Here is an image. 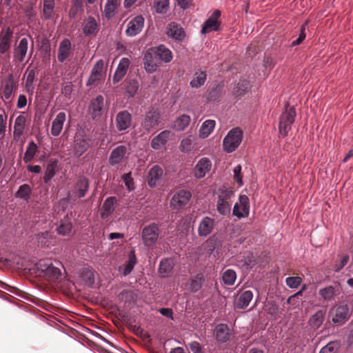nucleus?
I'll return each mask as SVG.
<instances>
[{
    "instance_id": "nucleus-2",
    "label": "nucleus",
    "mask_w": 353,
    "mask_h": 353,
    "mask_svg": "<svg viewBox=\"0 0 353 353\" xmlns=\"http://www.w3.org/2000/svg\"><path fill=\"white\" fill-rule=\"evenodd\" d=\"M90 187V182L85 176H80L72 186L71 192H69L66 198L62 199L61 203L67 204L69 201L84 197Z\"/></svg>"
},
{
    "instance_id": "nucleus-30",
    "label": "nucleus",
    "mask_w": 353,
    "mask_h": 353,
    "mask_svg": "<svg viewBox=\"0 0 353 353\" xmlns=\"http://www.w3.org/2000/svg\"><path fill=\"white\" fill-rule=\"evenodd\" d=\"M58 169V161L57 160L50 159L46 167L45 174L43 176V181L48 183L55 176Z\"/></svg>"
},
{
    "instance_id": "nucleus-41",
    "label": "nucleus",
    "mask_w": 353,
    "mask_h": 353,
    "mask_svg": "<svg viewBox=\"0 0 353 353\" xmlns=\"http://www.w3.org/2000/svg\"><path fill=\"white\" fill-rule=\"evenodd\" d=\"M26 121V117L23 115H19L16 118L13 132V135L15 139L21 137L23 134Z\"/></svg>"
},
{
    "instance_id": "nucleus-19",
    "label": "nucleus",
    "mask_w": 353,
    "mask_h": 353,
    "mask_svg": "<svg viewBox=\"0 0 353 353\" xmlns=\"http://www.w3.org/2000/svg\"><path fill=\"white\" fill-rule=\"evenodd\" d=\"M165 33L168 37L177 41H182L185 37V33L183 28L174 22H172L168 25Z\"/></svg>"
},
{
    "instance_id": "nucleus-10",
    "label": "nucleus",
    "mask_w": 353,
    "mask_h": 353,
    "mask_svg": "<svg viewBox=\"0 0 353 353\" xmlns=\"http://www.w3.org/2000/svg\"><path fill=\"white\" fill-rule=\"evenodd\" d=\"M160 64L159 57H157L153 48H150L145 52L143 57V65L144 68L148 72H154Z\"/></svg>"
},
{
    "instance_id": "nucleus-60",
    "label": "nucleus",
    "mask_w": 353,
    "mask_h": 353,
    "mask_svg": "<svg viewBox=\"0 0 353 353\" xmlns=\"http://www.w3.org/2000/svg\"><path fill=\"white\" fill-rule=\"evenodd\" d=\"M349 261V256L345 254V255H343L341 257V259L339 261V262H337L336 264H335V266H334V271L336 272H339L341 270H342L345 265H346V264Z\"/></svg>"
},
{
    "instance_id": "nucleus-55",
    "label": "nucleus",
    "mask_w": 353,
    "mask_h": 353,
    "mask_svg": "<svg viewBox=\"0 0 353 353\" xmlns=\"http://www.w3.org/2000/svg\"><path fill=\"white\" fill-rule=\"evenodd\" d=\"M301 282L302 279L300 276H290L285 279L286 285L290 288H297Z\"/></svg>"
},
{
    "instance_id": "nucleus-52",
    "label": "nucleus",
    "mask_w": 353,
    "mask_h": 353,
    "mask_svg": "<svg viewBox=\"0 0 353 353\" xmlns=\"http://www.w3.org/2000/svg\"><path fill=\"white\" fill-rule=\"evenodd\" d=\"M190 122V117L188 115L183 114L177 119L175 127L178 130H183Z\"/></svg>"
},
{
    "instance_id": "nucleus-13",
    "label": "nucleus",
    "mask_w": 353,
    "mask_h": 353,
    "mask_svg": "<svg viewBox=\"0 0 353 353\" xmlns=\"http://www.w3.org/2000/svg\"><path fill=\"white\" fill-rule=\"evenodd\" d=\"M132 117L128 110H122L117 113L115 118L116 128L119 132H123L130 128Z\"/></svg>"
},
{
    "instance_id": "nucleus-11",
    "label": "nucleus",
    "mask_w": 353,
    "mask_h": 353,
    "mask_svg": "<svg viewBox=\"0 0 353 353\" xmlns=\"http://www.w3.org/2000/svg\"><path fill=\"white\" fill-rule=\"evenodd\" d=\"M159 119V113L154 109H152L145 114L141 122V126L145 131L149 132L158 127Z\"/></svg>"
},
{
    "instance_id": "nucleus-3",
    "label": "nucleus",
    "mask_w": 353,
    "mask_h": 353,
    "mask_svg": "<svg viewBox=\"0 0 353 353\" xmlns=\"http://www.w3.org/2000/svg\"><path fill=\"white\" fill-rule=\"evenodd\" d=\"M37 265L38 270L41 272L39 276H43L48 281L56 282L61 279V270L49 261L41 260Z\"/></svg>"
},
{
    "instance_id": "nucleus-49",
    "label": "nucleus",
    "mask_w": 353,
    "mask_h": 353,
    "mask_svg": "<svg viewBox=\"0 0 353 353\" xmlns=\"http://www.w3.org/2000/svg\"><path fill=\"white\" fill-rule=\"evenodd\" d=\"M72 228V223L68 220H64L57 226V231L59 234L65 236L70 233Z\"/></svg>"
},
{
    "instance_id": "nucleus-17",
    "label": "nucleus",
    "mask_w": 353,
    "mask_h": 353,
    "mask_svg": "<svg viewBox=\"0 0 353 353\" xmlns=\"http://www.w3.org/2000/svg\"><path fill=\"white\" fill-rule=\"evenodd\" d=\"M127 154V147L120 145L114 148L109 157L108 162L112 166L121 163L125 158Z\"/></svg>"
},
{
    "instance_id": "nucleus-1",
    "label": "nucleus",
    "mask_w": 353,
    "mask_h": 353,
    "mask_svg": "<svg viewBox=\"0 0 353 353\" xmlns=\"http://www.w3.org/2000/svg\"><path fill=\"white\" fill-rule=\"evenodd\" d=\"M233 196V191L225 187L219 190L216 201V210L219 214L224 216H230L232 204V198Z\"/></svg>"
},
{
    "instance_id": "nucleus-33",
    "label": "nucleus",
    "mask_w": 353,
    "mask_h": 353,
    "mask_svg": "<svg viewBox=\"0 0 353 353\" xmlns=\"http://www.w3.org/2000/svg\"><path fill=\"white\" fill-rule=\"evenodd\" d=\"M250 88V82L245 78H241L232 90V94L235 97H241Z\"/></svg>"
},
{
    "instance_id": "nucleus-6",
    "label": "nucleus",
    "mask_w": 353,
    "mask_h": 353,
    "mask_svg": "<svg viewBox=\"0 0 353 353\" xmlns=\"http://www.w3.org/2000/svg\"><path fill=\"white\" fill-rule=\"evenodd\" d=\"M159 228L157 223H151L145 226L141 232V237L143 244L150 247L153 245L159 236Z\"/></svg>"
},
{
    "instance_id": "nucleus-4",
    "label": "nucleus",
    "mask_w": 353,
    "mask_h": 353,
    "mask_svg": "<svg viewBox=\"0 0 353 353\" xmlns=\"http://www.w3.org/2000/svg\"><path fill=\"white\" fill-rule=\"evenodd\" d=\"M295 117L296 111L294 108L289 104H286L285 110L281 114L279 125V133L282 136L285 137L288 135L294 121Z\"/></svg>"
},
{
    "instance_id": "nucleus-59",
    "label": "nucleus",
    "mask_w": 353,
    "mask_h": 353,
    "mask_svg": "<svg viewBox=\"0 0 353 353\" xmlns=\"http://www.w3.org/2000/svg\"><path fill=\"white\" fill-rule=\"evenodd\" d=\"M72 84L71 82L64 83L61 88V94L66 98L70 99L72 92Z\"/></svg>"
},
{
    "instance_id": "nucleus-45",
    "label": "nucleus",
    "mask_w": 353,
    "mask_h": 353,
    "mask_svg": "<svg viewBox=\"0 0 353 353\" xmlns=\"http://www.w3.org/2000/svg\"><path fill=\"white\" fill-rule=\"evenodd\" d=\"M120 5L119 0H107L104 7V14L107 19L112 18L115 13V10Z\"/></svg>"
},
{
    "instance_id": "nucleus-24",
    "label": "nucleus",
    "mask_w": 353,
    "mask_h": 353,
    "mask_svg": "<svg viewBox=\"0 0 353 353\" xmlns=\"http://www.w3.org/2000/svg\"><path fill=\"white\" fill-rule=\"evenodd\" d=\"M214 226V220L209 216L203 217L198 227V234L200 236L210 234Z\"/></svg>"
},
{
    "instance_id": "nucleus-22",
    "label": "nucleus",
    "mask_w": 353,
    "mask_h": 353,
    "mask_svg": "<svg viewBox=\"0 0 353 353\" xmlns=\"http://www.w3.org/2000/svg\"><path fill=\"white\" fill-rule=\"evenodd\" d=\"M83 32L86 37L95 35L99 30V24L93 17H88L82 25Z\"/></svg>"
},
{
    "instance_id": "nucleus-35",
    "label": "nucleus",
    "mask_w": 353,
    "mask_h": 353,
    "mask_svg": "<svg viewBox=\"0 0 353 353\" xmlns=\"http://www.w3.org/2000/svg\"><path fill=\"white\" fill-rule=\"evenodd\" d=\"M253 299V293L250 290H245L239 296L236 302V306L240 309L246 308L252 299Z\"/></svg>"
},
{
    "instance_id": "nucleus-21",
    "label": "nucleus",
    "mask_w": 353,
    "mask_h": 353,
    "mask_svg": "<svg viewBox=\"0 0 353 353\" xmlns=\"http://www.w3.org/2000/svg\"><path fill=\"white\" fill-rule=\"evenodd\" d=\"M130 61L129 59L123 57L120 60L117 68L113 75L112 81L117 83L120 81L126 74L129 68Z\"/></svg>"
},
{
    "instance_id": "nucleus-18",
    "label": "nucleus",
    "mask_w": 353,
    "mask_h": 353,
    "mask_svg": "<svg viewBox=\"0 0 353 353\" xmlns=\"http://www.w3.org/2000/svg\"><path fill=\"white\" fill-rule=\"evenodd\" d=\"M72 54V43L68 39H63L59 43L57 52V59L63 63Z\"/></svg>"
},
{
    "instance_id": "nucleus-61",
    "label": "nucleus",
    "mask_w": 353,
    "mask_h": 353,
    "mask_svg": "<svg viewBox=\"0 0 353 353\" xmlns=\"http://www.w3.org/2000/svg\"><path fill=\"white\" fill-rule=\"evenodd\" d=\"M221 92V88L219 86H216L215 88L212 89L209 93V99L210 101H216L220 99Z\"/></svg>"
},
{
    "instance_id": "nucleus-8",
    "label": "nucleus",
    "mask_w": 353,
    "mask_h": 353,
    "mask_svg": "<svg viewBox=\"0 0 353 353\" xmlns=\"http://www.w3.org/2000/svg\"><path fill=\"white\" fill-rule=\"evenodd\" d=\"M191 193L185 190H181L176 192L170 200V208L173 210L183 208L190 201Z\"/></svg>"
},
{
    "instance_id": "nucleus-48",
    "label": "nucleus",
    "mask_w": 353,
    "mask_h": 353,
    "mask_svg": "<svg viewBox=\"0 0 353 353\" xmlns=\"http://www.w3.org/2000/svg\"><path fill=\"white\" fill-rule=\"evenodd\" d=\"M236 279V274L233 270H225L222 276L223 282L228 285H232Z\"/></svg>"
},
{
    "instance_id": "nucleus-44",
    "label": "nucleus",
    "mask_w": 353,
    "mask_h": 353,
    "mask_svg": "<svg viewBox=\"0 0 353 353\" xmlns=\"http://www.w3.org/2000/svg\"><path fill=\"white\" fill-rule=\"evenodd\" d=\"M54 0H43V14L46 20L53 18L54 12Z\"/></svg>"
},
{
    "instance_id": "nucleus-53",
    "label": "nucleus",
    "mask_w": 353,
    "mask_h": 353,
    "mask_svg": "<svg viewBox=\"0 0 353 353\" xmlns=\"http://www.w3.org/2000/svg\"><path fill=\"white\" fill-rule=\"evenodd\" d=\"M50 238L51 234L48 231L39 232L37 234V241L41 246H48L50 243Z\"/></svg>"
},
{
    "instance_id": "nucleus-42",
    "label": "nucleus",
    "mask_w": 353,
    "mask_h": 353,
    "mask_svg": "<svg viewBox=\"0 0 353 353\" xmlns=\"http://www.w3.org/2000/svg\"><path fill=\"white\" fill-rule=\"evenodd\" d=\"M32 192V188L28 184L25 183L19 186L18 190L15 193V197L28 202L30 199Z\"/></svg>"
},
{
    "instance_id": "nucleus-62",
    "label": "nucleus",
    "mask_w": 353,
    "mask_h": 353,
    "mask_svg": "<svg viewBox=\"0 0 353 353\" xmlns=\"http://www.w3.org/2000/svg\"><path fill=\"white\" fill-rule=\"evenodd\" d=\"M103 61L100 60L97 61L94 65L92 73L95 74L97 75H99L101 77L103 76Z\"/></svg>"
},
{
    "instance_id": "nucleus-47",
    "label": "nucleus",
    "mask_w": 353,
    "mask_h": 353,
    "mask_svg": "<svg viewBox=\"0 0 353 353\" xmlns=\"http://www.w3.org/2000/svg\"><path fill=\"white\" fill-rule=\"evenodd\" d=\"M215 124L216 123L214 120H206L203 122L199 130L200 137L203 138L208 137L213 131Z\"/></svg>"
},
{
    "instance_id": "nucleus-40",
    "label": "nucleus",
    "mask_w": 353,
    "mask_h": 353,
    "mask_svg": "<svg viewBox=\"0 0 353 353\" xmlns=\"http://www.w3.org/2000/svg\"><path fill=\"white\" fill-rule=\"evenodd\" d=\"M325 310H318L314 314H313L309 320L310 325L314 328L318 329L323 323L325 319Z\"/></svg>"
},
{
    "instance_id": "nucleus-25",
    "label": "nucleus",
    "mask_w": 353,
    "mask_h": 353,
    "mask_svg": "<svg viewBox=\"0 0 353 353\" xmlns=\"http://www.w3.org/2000/svg\"><path fill=\"white\" fill-rule=\"evenodd\" d=\"M174 262L171 259H163L160 261L158 273L161 278L170 277L172 274Z\"/></svg>"
},
{
    "instance_id": "nucleus-57",
    "label": "nucleus",
    "mask_w": 353,
    "mask_h": 353,
    "mask_svg": "<svg viewBox=\"0 0 353 353\" xmlns=\"http://www.w3.org/2000/svg\"><path fill=\"white\" fill-rule=\"evenodd\" d=\"M82 9V3L79 0L75 1L74 5L69 11V17L72 19H74L77 16L79 10Z\"/></svg>"
},
{
    "instance_id": "nucleus-7",
    "label": "nucleus",
    "mask_w": 353,
    "mask_h": 353,
    "mask_svg": "<svg viewBox=\"0 0 353 353\" xmlns=\"http://www.w3.org/2000/svg\"><path fill=\"white\" fill-rule=\"evenodd\" d=\"M329 317L336 325L343 324L350 317L349 307L347 305H336L331 308Z\"/></svg>"
},
{
    "instance_id": "nucleus-64",
    "label": "nucleus",
    "mask_w": 353,
    "mask_h": 353,
    "mask_svg": "<svg viewBox=\"0 0 353 353\" xmlns=\"http://www.w3.org/2000/svg\"><path fill=\"white\" fill-rule=\"evenodd\" d=\"M192 141L189 138L183 139L180 144V148L182 152H185L191 149Z\"/></svg>"
},
{
    "instance_id": "nucleus-14",
    "label": "nucleus",
    "mask_w": 353,
    "mask_h": 353,
    "mask_svg": "<svg viewBox=\"0 0 353 353\" xmlns=\"http://www.w3.org/2000/svg\"><path fill=\"white\" fill-rule=\"evenodd\" d=\"M144 18L141 15H138L131 19L128 23L125 30L126 35L129 37H134L139 34L144 26Z\"/></svg>"
},
{
    "instance_id": "nucleus-31",
    "label": "nucleus",
    "mask_w": 353,
    "mask_h": 353,
    "mask_svg": "<svg viewBox=\"0 0 353 353\" xmlns=\"http://www.w3.org/2000/svg\"><path fill=\"white\" fill-rule=\"evenodd\" d=\"M170 131L164 130L154 137L151 141V147L154 150H159L165 145L170 137Z\"/></svg>"
},
{
    "instance_id": "nucleus-26",
    "label": "nucleus",
    "mask_w": 353,
    "mask_h": 353,
    "mask_svg": "<svg viewBox=\"0 0 353 353\" xmlns=\"http://www.w3.org/2000/svg\"><path fill=\"white\" fill-rule=\"evenodd\" d=\"M163 174V169L159 165H154L148 172V183L150 188L157 186Z\"/></svg>"
},
{
    "instance_id": "nucleus-12",
    "label": "nucleus",
    "mask_w": 353,
    "mask_h": 353,
    "mask_svg": "<svg viewBox=\"0 0 353 353\" xmlns=\"http://www.w3.org/2000/svg\"><path fill=\"white\" fill-rule=\"evenodd\" d=\"M90 139L88 136L82 134L76 135L74 141V154L77 157H81L90 148Z\"/></svg>"
},
{
    "instance_id": "nucleus-28",
    "label": "nucleus",
    "mask_w": 353,
    "mask_h": 353,
    "mask_svg": "<svg viewBox=\"0 0 353 353\" xmlns=\"http://www.w3.org/2000/svg\"><path fill=\"white\" fill-rule=\"evenodd\" d=\"M28 48V41L26 38H23L19 41V45L14 49V58L18 62H23L26 56Z\"/></svg>"
},
{
    "instance_id": "nucleus-5",
    "label": "nucleus",
    "mask_w": 353,
    "mask_h": 353,
    "mask_svg": "<svg viewBox=\"0 0 353 353\" xmlns=\"http://www.w3.org/2000/svg\"><path fill=\"white\" fill-rule=\"evenodd\" d=\"M243 139V131L239 128L230 130L223 139V148L228 153L234 152L240 145Z\"/></svg>"
},
{
    "instance_id": "nucleus-29",
    "label": "nucleus",
    "mask_w": 353,
    "mask_h": 353,
    "mask_svg": "<svg viewBox=\"0 0 353 353\" xmlns=\"http://www.w3.org/2000/svg\"><path fill=\"white\" fill-rule=\"evenodd\" d=\"M117 202V198L115 196H110L104 201L101 210V217L103 219H105L110 216V215L114 210V203Z\"/></svg>"
},
{
    "instance_id": "nucleus-37",
    "label": "nucleus",
    "mask_w": 353,
    "mask_h": 353,
    "mask_svg": "<svg viewBox=\"0 0 353 353\" xmlns=\"http://www.w3.org/2000/svg\"><path fill=\"white\" fill-rule=\"evenodd\" d=\"M126 93L129 97H133L137 92L139 83L137 79L128 78L124 81Z\"/></svg>"
},
{
    "instance_id": "nucleus-39",
    "label": "nucleus",
    "mask_w": 353,
    "mask_h": 353,
    "mask_svg": "<svg viewBox=\"0 0 353 353\" xmlns=\"http://www.w3.org/2000/svg\"><path fill=\"white\" fill-rule=\"evenodd\" d=\"M157 57H159V62L161 61L168 63L172 59V52L164 46H159L157 48H153Z\"/></svg>"
},
{
    "instance_id": "nucleus-34",
    "label": "nucleus",
    "mask_w": 353,
    "mask_h": 353,
    "mask_svg": "<svg viewBox=\"0 0 353 353\" xmlns=\"http://www.w3.org/2000/svg\"><path fill=\"white\" fill-rule=\"evenodd\" d=\"M207 79V74L205 71L196 70L194 73L193 79L190 82L192 88H199L204 85Z\"/></svg>"
},
{
    "instance_id": "nucleus-38",
    "label": "nucleus",
    "mask_w": 353,
    "mask_h": 353,
    "mask_svg": "<svg viewBox=\"0 0 353 353\" xmlns=\"http://www.w3.org/2000/svg\"><path fill=\"white\" fill-rule=\"evenodd\" d=\"M136 263L137 257L135 252L134 250H131L128 254L127 263L123 268H120V271H122L123 276H127L132 271Z\"/></svg>"
},
{
    "instance_id": "nucleus-16",
    "label": "nucleus",
    "mask_w": 353,
    "mask_h": 353,
    "mask_svg": "<svg viewBox=\"0 0 353 353\" xmlns=\"http://www.w3.org/2000/svg\"><path fill=\"white\" fill-rule=\"evenodd\" d=\"M103 108L104 99L101 95H97L90 101L89 113L93 119H98L102 115Z\"/></svg>"
},
{
    "instance_id": "nucleus-32",
    "label": "nucleus",
    "mask_w": 353,
    "mask_h": 353,
    "mask_svg": "<svg viewBox=\"0 0 353 353\" xmlns=\"http://www.w3.org/2000/svg\"><path fill=\"white\" fill-rule=\"evenodd\" d=\"M65 119L66 115L65 112H61L57 115L56 118L52 121L51 128V134L53 136L57 137L60 134Z\"/></svg>"
},
{
    "instance_id": "nucleus-15",
    "label": "nucleus",
    "mask_w": 353,
    "mask_h": 353,
    "mask_svg": "<svg viewBox=\"0 0 353 353\" xmlns=\"http://www.w3.org/2000/svg\"><path fill=\"white\" fill-rule=\"evenodd\" d=\"M13 31L10 27L3 28L0 32V55L5 54L11 47Z\"/></svg>"
},
{
    "instance_id": "nucleus-20",
    "label": "nucleus",
    "mask_w": 353,
    "mask_h": 353,
    "mask_svg": "<svg viewBox=\"0 0 353 353\" xmlns=\"http://www.w3.org/2000/svg\"><path fill=\"white\" fill-rule=\"evenodd\" d=\"M221 16V12L219 10H215L211 17L207 19L203 25L201 29L202 34H206L212 31H216L218 30L219 23L217 19Z\"/></svg>"
},
{
    "instance_id": "nucleus-46",
    "label": "nucleus",
    "mask_w": 353,
    "mask_h": 353,
    "mask_svg": "<svg viewBox=\"0 0 353 353\" xmlns=\"http://www.w3.org/2000/svg\"><path fill=\"white\" fill-rule=\"evenodd\" d=\"M38 151V147L37 144L34 141H30L26 148L24 157L23 161L26 163H30L32 161L35 154Z\"/></svg>"
},
{
    "instance_id": "nucleus-51",
    "label": "nucleus",
    "mask_w": 353,
    "mask_h": 353,
    "mask_svg": "<svg viewBox=\"0 0 353 353\" xmlns=\"http://www.w3.org/2000/svg\"><path fill=\"white\" fill-rule=\"evenodd\" d=\"M14 87V79H13L12 77L10 76L9 77V79H8V81H6L4 88H3V97L6 99L8 100L11 97Z\"/></svg>"
},
{
    "instance_id": "nucleus-43",
    "label": "nucleus",
    "mask_w": 353,
    "mask_h": 353,
    "mask_svg": "<svg viewBox=\"0 0 353 353\" xmlns=\"http://www.w3.org/2000/svg\"><path fill=\"white\" fill-rule=\"evenodd\" d=\"M203 281V274H197L190 279L189 290L193 293L197 292L201 289Z\"/></svg>"
},
{
    "instance_id": "nucleus-63",
    "label": "nucleus",
    "mask_w": 353,
    "mask_h": 353,
    "mask_svg": "<svg viewBox=\"0 0 353 353\" xmlns=\"http://www.w3.org/2000/svg\"><path fill=\"white\" fill-rule=\"evenodd\" d=\"M189 347L192 353H204L202 346L197 341L190 343Z\"/></svg>"
},
{
    "instance_id": "nucleus-23",
    "label": "nucleus",
    "mask_w": 353,
    "mask_h": 353,
    "mask_svg": "<svg viewBox=\"0 0 353 353\" xmlns=\"http://www.w3.org/2000/svg\"><path fill=\"white\" fill-rule=\"evenodd\" d=\"M211 166L212 163L209 159L205 157L201 159L194 168V176L198 179L204 177L210 171Z\"/></svg>"
},
{
    "instance_id": "nucleus-36",
    "label": "nucleus",
    "mask_w": 353,
    "mask_h": 353,
    "mask_svg": "<svg viewBox=\"0 0 353 353\" xmlns=\"http://www.w3.org/2000/svg\"><path fill=\"white\" fill-rule=\"evenodd\" d=\"M339 294V289L336 288L332 285L327 286L326 288L320 289L319 291V296L324 301H331L334 296Z\"/></svg>"
},
{
    "instance_id": "nucleus-56",
    "label": "nucleus",
    "mask_w": 353,
    "mask_h": 353,
    "mask_svg": "<svg viewBox=\"0 0 353 353\" xmlns=\"http://www.w3.org/2000/svg\"><path fill=\"white\" fill-rule=\"evenodd\" d=\"M307 25V21H306L304 24L302 25V26L300 28V32L299 37L293 41L291 43V46L294 47L296 46H298L301 44L303 41L305 39V27Z\"/></svg>"
},
{
    "instance_id": "nucleus-54",
    "label": "nucleus",
    "mask_w": 353,
    "mask_h": 353,
    "mask_svg": "<svg viewBox=\"0 0 353 353\" xmlns=\"http://www.w3.org/2000/svg\"><path fill=\"white\" fill-rule=\"evenodd\" d=\"M338 341H330L325 346L321 348L319 353H337L339 348Z\"/></svg>"
},
{
    "instance_id": "nucleus-58",
    "label": "nucleus",
    "mask_w": 353,
    "mask_h": 353,
    "mask_svg": "<svg viewBox=\"0 0 353 353\" xmlns=\"http://www.w3.org/2000/svg\"><path fill=\"white\" fill-rule=\"evenodd\" d=\"M122 179L128 190L131 191L134 189V180L131 176V172L125 174Z\"/></svg>"
},
{
    "instance_id": "nucleus-50",
    "label": "nucleus",
    "mask_w": 353,
    "mask_h": 353,
    "mask_svg": "<svg viewBox=\"0 0 353 353\" xmlns=\"http://www.w3.org/2000/svg\"><path fill=\"white\" fill-rule=\"evenodd\" d=\"M170 0H154V8L157 13L163 14L168 10Z\"/></svg>"
},
{
    "instance_id": "nucleus-27",
    "label": "nucleus",
    "mask_w": 353,
    "mask_h": 353,
    "mask_svg": "<svg viewBox=\"0 0 353 353\" xmlns=\"http://www.w3.org/2000/svg\"><path fill=\"white\" fill-rule=\"evenodd\" d=\"M230 332L226 324H219L214 329V335L219 343L227 342L230 337Z\"/></svg>"
},
{
    "instance_id": "nucleus-9",
    "label": "nucleus",
    "mask_w": 353,
    "mask_h": 353,
    "mask_svg": "<svg viewBox=\"0 0 353 353\" xmlns=\"http://www.w3.org/2000/svg\"><path fill=\"white\" fill-rule=\"evenodd\" d=\"M250 214V201L246 195H240L239 202L234 205L232 214L238 219L248 217Z\"/></svg>"
}]
</instances>
